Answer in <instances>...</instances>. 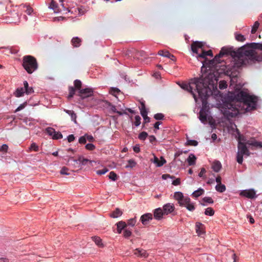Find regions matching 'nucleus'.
Instances as JSON below:
<instances>
[{"instance_id": "obj_62", "label": "nucleus", "mask_w": 262, "mask_h": 262, "mask_svg": "<svg viewBox=\"0 0 262 262\" xmlns=\"http://www.w3.org/2000/svg\"><path fill=\"white\" fill-rule=\"evenodd\" d=\"M166 162V160L163 157H161V160L159 161V163H158V167L163 166Z\"/></svg>"}, {"instance_id": "obj_25", "label": "nucleus", "mask_w": 262, "mask_h": 262, "mask_svg": "<svg viewBox=\"0 0 262 262\" xmlns=\"http://www.w3.org/2000/svg\"><path fill=\"white\" fill-rule=\"evenodd\" d=\"M190 198L188 196H184L179 202L178 204L181 207H184L190 201Z\"/></svg>"}, {"instance_id": "obj_36", "label": "nucleus", "mask_w": 262, "mask_h": 262, "mask_svg": "<svg viewBox=\"0 0 262 262\" xmlns=\"http://www.w3.org/2000/svg\"><path fill=\"white\" fill-rule=\"evenodd\" d=\"M245 155L244 154H243L242 153H240V152H237L236 154V161L238 162V163L242 164L243 162V156Z\"/></svg>"}, {"instance_id": "obj_35", "label": "nucleus", "mask_w": 262, "mask_h": 262, "mask_svg": "<svg viewBox=\"0 0 262 262\" xmlns=\"http://www.w3.org/2000/svg\"><path fill=\"white\" fill-rule=\"evenodd\" d=\"M137 164V163L136 161L133 159H129L128 161V164L125 166V168H133Z\"/></svg>"}, {"instance_id": "obj_31", "label": "nucleus", "mask_w": 262, "mask_h": 262, "mask_svg": "<svg viewBox=\"0 0 262 262\" xmlns=\"http://www.w3.org/2000/svg\"><path fill=\"white\" fill-rule=\"evenodd\" d=\"M195 203L194 202H192L191 200L190 202L187 203L184 207L186 208V209L190 211H193L195 210Z\"/></svg>"}, {"instance_id": "obj_2", "label": "nucleus", "mask_w": 262, "mask_h": 262, "mask_svg": "<svg viewBox=\"0 0 262 262\" xmlns=\"http://www.w3.org/2000/svg\"><path fill=\"white\" fill-rule=\"evenodd\" d=\"M217 77L211 72H206L202 74L199 78H194L189 83H183L180 85L182 89L190 92L193 96L196 102L200 98L205 94V89H210L211 91L216 88Z\"/></svg>"}, {"instance_id": "obj_42", "label": "nucleus", "mask_w": 262, "mask_h": 262, "mask_svg": "<svg viewBox=\"0 0 262 262\" xmlns=\"http://www.w3.org/2000/svg\"><path fill=\"white\" fill-rule=\"evenodd\" d=\"M186 144L187 145L196 146L198 145V142L194 140H187Z\"/></svg>"}, {"instance_id": "obj_40", "label": "nucleus", "mask_w": 262, "mask_h": 262, "mask_svg": "<svg viewBox=\"0 0 262 262\" xmlns=\"http://www.w3.org/2000/svg\"><path fill=\"white\" fill-rule=\"evenodd\" d=\"M29 150L32 151L33 150L34 151H38L39 150V147L35 143H32L30 147Z\"/></svg>"}, {"instance_id": "obj_16", "label": "nucleus", "mask_w": 262, "mask_h": 262, "mask_svg": "<svg viewBox=\"0 0 262 262\" xmlns=\"http://www.w3.org/2000/svg\"><path fill=\"white\" fill-rule=\"evenodd\" d=\"M211 168L214 171L218 172L222 168V164L219 161H215L212 163Z\"/></svg>"}, {"instance_id": "obj_20", "label": "nucleus", "mask_w": 262, "mask_h": 262, "mask_svg": "<svg viewBox=\"0 0 262 262\" xmlns=\"http://www.w3.org/2000/svg\"><path fill=\"white\" fill-rule=\"evenodd\" d=\"M117 230L118 233H121L122 230L126 227L127 224L124 221H120L116 224Z\"/></svg>"}, {"instance_id": "obj_43", "label": "nucleus", "mask_w": 262, "mask_h": 262, "mask_svg": "<svg viewBox=\"0 0 262 262\" xmlns=\"http://www.w3.org/2000/svg\"><path fill=\"white\" fill-rule=\"evenodd\" d=\"M69 94L68 99H71L75 94V89L73 86H70L69 88Z\"/></svg>"}, {"instance_id": "obj_34", "label": "nucleus", "mask_w": 262, "mask_h": 262, "mask_svg": "<svg viewBox=\"0 0 262 262\" xmlns=\"http://www.w3.org/2000/svg\"><path fill=\"white\" fill-rule=\"evenodd\" d=\"M29 104L30 105H36V104H35L34 105L32 104H30V101H28V102H27V101L25 102L24 103L21 104L15 110V112H18V111H20V110H23V108H24L26 105H27V104Z\"/></svg>"}, {"instance_id": "obj_56", "label": "nucleus", "mask_w": 262, "mask_h": 262, "mask_svg": "<svg viewBox=\"0 0 262 262\" xmlns=\"http://www.w3.org/2000/svg\"><path fill=\"white\" fill-rule=\"evenodd\" d=\"M8 146L6 144H4L0 146V151L1 152H6L8 150Z\"/></svg>"}, {"instance_id": "obj_23", "label": "nucleus", "mask_w": 262, "mask_h": 262, "mask_svg": "<svg viewBox=\"0 0 262 262\" xmlns=\"http://www.w3.org/2000/svg\"><path fill=\"white\" fill-rule=\"evenodd\" d=\"M123 212L119 208H116L110 214V216L112 218H117L122 215Z\"/></svg>"}, {"instance_id": "obj_28", "label": "nucleus", "mask_w": 262, "mask_h": 262, "mask_svg": "<svg viewBox=\"0 0 262 262\" xmlns=\"http://www.w3.org/2000/svg\"><path fill=\"white\" fill-rule=\"evenodd\" d=\"M234 36L235 39L238 41L244 42L246 40V38L244 35L237 32L234 33Z\"/></svg>"}, {"instance_id": "obj_17", "label": "nucleus", "mask_w": 262, "mask_h": 262, "mask_svg": "<svg viewBox=\"0 0 262 262\" xmlns=\"http://www.w3.org/2000/svg\"><path fill=\"white\" fill-rule=\"evenodd\" d=\"M81 39L78 37H74L71 40V43L75 48H78L81 46Z\"/></svg>"}, {"instance_id": "obj_51", "label": "nucleus", "mask_w": 262, "mask_h": 262, "mask_svg": "<svg viewBox=\"0 0 262 262\" xmlns=\"http://www.w3.org/2000/svg\"><path fill=\"white\" fill-rule=\"evenodd\" d=\"M227 87V82L225 81L222 80V81H221L219 82V88L221 90L225 89Z\"/></svg>"}, {"instance_id": "obj_55", "label": "nucleus", "mask_w": 262, "mask_h": 262, "mask_svg": "<svg viewBox=\"0 0 262 262\" xmlns=\"http://www.w3.org/2000/svg\"><path fill=\"white\" fill-rule=\"evenodd\" d=\"M85 148L89 150H93L95 148V146L92 143H88L85 146Z\"/></svg>"}, {"instance_id": "obj_8", "label": "nucleus", "mask_w": 262, "mask_h": 262, "mask_svg": "<svg viewBox=\"0 0 262 262\" xmlns=\"http://www.w3.org/2000/svg\"><path fill=\"white\" fill-rule=\"evenodd\" d=\"M240 195L241 196H244L245 198L250 199H255L257 197V195L256 194V192L253 189H248V190H247V189L243 190L241 191Z\"/></svg>"}, {"instance_id": "obj_9", "label": "nucleus", "mask_w": 262, "mask_h": 262, "mask_svg": "<svg viewBox=\"0 0 262 262\" xmlns=\"http://www.w3.org/2000/svg\"><path fill=\"white\" fill-rule=\"evenodd\" d=\"M152 219V214L150 213H146L143 214L140 217V221L143 225H146Z\"/></svg>"}, {"instance_id": "obj_1", "label": "nucleus", "mask_w": 262, "mask_h": 262, "mask_svg": "<svg viewBox=\"0 0 262 262\" xmlns=\"http://www.w3.org/2000/svg\"><path fill=\"white\" fill-rule=\"evenodd\" d=\"M225 55L232 57L231 63L227 66L228 69L232 71L244 66L253 64L262 61V42L247 43L235 50L233 48L223 47L219 54L210 61V67H217L221 63L220 58Z\"/></svg>"}, {"instance_id": "obj_50", "label": "nucleus", "mask_w": 262, "mask_h": 262, "mask_svg": "<svg viewBox=\"0 0 262 262\" xmlns=\"http://www.w3.org/2000/svg\"><path fill=\"white\" fill-rule=\"evenodd\" d=\"M158 54L160 56L168 57V55H169V52L167 51L160 50Z\"/></svg>"}, {"instance_id": "obj_44", "label": "nucleus", "mask_w": 262, "mask_h": 262, "mask_svg": "<svg viewBox=\"0 0 262 262\" xmlns=\"http://www.w3.org/2000/svg\"><path fill=\"white\" fill-rule=\"evenodd\" d=\"M135 120L134 123L135 126L136 127L139 126L141 124V117L139 115H137L135 117Z\"/></svg>"}, {"instance_id": "obj_48", "label": "nucleus", "mask_w": 262, "mask_h": 262, "mask_svg": "<svg viewBox=\"0 0 262 262\" xmlns=\"http://www.w3.org/2000/svg\"><path fill=\"white\" fill-rule=\"evenodd\" d=\"M137 222L136 217H135L134 218L130 219L127 221V225L129 226H130L132 227H133L135 226Z\"/></svg>"}, {"instance_id": "obj_6", "label": "nucleus", "mask_w": 262, "mask_h": 262, "mask_svg": "<svg viewBox=\"0 0 262 262\" xmlns=\"http://www.w3.org/2000/svg\"><path fill=\"white\" fill-rule=\"evenodd\" d=\"M248 140L245 139L244 137L239 138V141L238 143V152H240L243 154L246 155L247 156H249L250 155V152L248 150L246 145V141ZM247 145H248L247 144Z\"/></svg>"}, {"instance_id": "obj_14", "label": "nucleus", "mask_w": 262, "mask_h": 262, "mask_svg": "<svg viewBox=\"0 0 262 262\" xmlns=\"http://www.w3.org/2000/svg\"><path fill=\"white\" fill-rule=\"evenodd\" d=\"M24 86L25 93L27 95H30L34 93L33 88L32 86H29L28 82L27 81H24Z\"/></svg>"}, {"instance_id": "obj_5", "label": "nucleus", "mask_w": 262, "mask_h": 262, "mask_svg": "<svg viewBox=\"0 0 262 262\" xmlns=\"http://www.w3.org/2000/svg\"><path fill=\"white\" fill-rule=\"evenodd\" d=\"M23 66L29 74H32L38 68L36 59L31 55H26L23 57Z\"/></svg>"}, {"instance_id": "obj_58", "label": "nucleus", "mask_w": 262, "mask_h": 262, "mask_svg": "<svg viewBox=\"0 0 262 262\" xmlns=\"http://www.w3.org/2000/svg\"><path fill=\"white\" fill-rule=\"evenodd\" d=\"M111 110L114 112V113H117L118 114H119V115H122V113L120 112V111H118L116 108V106L114 105H111Z\"/></svg>"}, {"instance_id": "obj_30", "label": "nucleus", "mask_w": 262, "mask_h": 262, "mask_svg": "<svg viewBox=\"0 0 262 262\" xmlns=\"http://www.w3.org/2000/svg\"><path fill=\"white\" fill-rule=\"evenodd\" d=\"M184 195L183 193L180 191H176L174 193L173 198L174 199L178 202H179Z\"/></svg>"}, {"instance_id": "obj_18", "label": "nucleus", "mask_w": 262, "mask_h": 262, "mask_svg": "<svg viewBox=\"0 0 262 262\" xmlns=\"http://www.w3.org/2000/svg\"><path fill=\"white\" fill-rule=\"evenodd\" d=\"M49 8L53 10L55 13H58L61 11L59 9L57 3L54 0H51Z\"/></svg>"}, {"instance_id": "obj_37", "label": "nucleus", "mask_w": 262, "mask_h": 262, "mask_svg": "<svg viewBox=\"0 0 262 262\" xmlns=\"http://www.w3.org/2000/svg\"><path fill=\"white\" fill-rule=\"evenodd\" d=\"M93 240L95 243V244L98 246L102 247L103 246L102 240L99 237H93Z\"/></svg>"}, {"instance_id": "obj_24", "label": "nucleus", "mask_w": 262, "mask_h": 262, "mask_svg": "<svg viewBox=\"0 0 262 262\" xmlns=\"http://www.w3.org/2000/svg\"><path fill=\"white\" fill-rule=\"evenodd\" d=\"M209 56L211 57L213 56V53L211 50H208L207 51H204L202 53L198 55V57L201 58L206 59V57Z\"/></svg>"}, {"instance_id": "obj_60", "label": "nucleus", "mask_w": 262, "mask_h": 262, "mask_svg": "<svg viewBox=\"0 0 262 262\" xmlns=\"http://www.w3.org/2000/svg\"><path fill=\"white\" fill-rule=\"evenodd\" d=\"M68 170V168L66 167H63L60 170V173L61 174H64V175H69L70 173H68L67 171Z\"/></svg>"}, {"instance_id": "obj_27", "label": "nucleus", "mask_w": 262, "mask_h": 262, "mask_svg": "<svg viewBox=\"0 0 262 262\" xmlns=\"http://www.w3.org/2000/svg\"><path fill=\"white\" fill-rule=\"evenodd\" d=\"M24 89L23 88H18L14 92V95L16 97H20L25 94Z\"/></svg>"}, {"instance_id": "obj_57", "label": "nucleus", "mask_w": 262, "mask_h": 262, "mask_svg": "<svg viewBox=\"0 0 262 262\" xmlns=\"http://www.w3.org/2000/svg\"><path fill=\"white\" fill-rule=\"evenodd\" d=\"M132 235V232L131 231L128 230V229H125L123 231V236L126 237L128 238Z\"/></svg>"}, {"instance_id": "obj_32", "label": "nucleus", "mask_w": 262, "mask_h": 262, "mask_svg": "<svg viewBox=\"0 0 262 262\" xmlns=\"http://www.w3.org/2000/svg\"><path fill=\"white\" fill-rule=\"evenodd\" d=\"M204 192V190L202 188H199L198 190L194 191L192 195L194 198H198L202 195Z\"/></svg>"}, {"instance_id": "obj_21", "label": "nucleus", "mask_w": 262, "mask_h": 262, "mask_svg": "<svg viewBox=\"0 0 262 262\" xmlns=\"http://www.w3.org/2000/svg\"><path fill=\"white\" fill-rule=\"evenodd\" d=\"M203 226L204 225L202 223L199 222L196 223L195 230L196 232L199 235H201L204 233Z\"/></svg>"}, {"instance_id": "obj_54", "label": "nucleus", "mask_w": 262, "mask_h": 262, "mask_svg": "<svg viewBox=\"0 0 262 262\" xmlns=\"http://www.w3.org/2000/svg\"><path fill=\"white\" fill-rule=\"evenodd\" d=\"M203 201L205 203H209V204L213 203V201L211 197H208V196L204 197L203 199Z\"/></svg>"}, {"instance_id": "obj_12", "label": "nucleus", "mask_w": 262, "mask_h": 262, "mask_svg": "<svg viewBox=\"0 0 262 262\" xmlns=\"http://www.w3.org/2000/svg\"><path fill=\"white\" fill-rule=\"evenodd\" d=\"M134 254L138 256L144 258L147 257L148 255L146 251L142 249H136L135 250Z\"/></svg>"}, {"instance_id": "obj_33", "label": "nucleus", "mask_w": 262, "mask_h": 262, "mask_svg": "<svg viewBox=\"0 0 262 262\" xmlns=\"http://www.w3.org/2000/svg\"><path fill=\"white\" fill-rule=\"evenodd\" d=\"M215 189L219 192H223L226 190V186L222 184H217L215 186Z\"/></svg>"}, {"instance_id": "obj_59", "label": "nucleus", "mask_w": 262, "mask_h": 262, "mask_svg": "<svg viewBox=\"0 0 262 262\" xmlns=\"http://www.w3.org/2000/svg\"><path fill=\"white\" fill-rule=\"evenodd\" d=\"M79 143L80 144H85L86 142V138L85 135L80 137L78 140Z\"/></svg>"}, {"instance_id": "obj_22", "label": "nucleus", "mask_w": 262, "mask_h": 262, "mask_svg": "<svg viewBox=\"0 0 262 262\" xmlns=\"http://www.w3.org/2000/svg\"><path fill=\"white\" fill-rule=\"evenodd\" d=\"M63 111L71 116L72 121H74L75 123H76L77 116L73 111L63 109Z\"/></svg>"}, {"instance_id": "obj_45", "label": "nucleus", "mask_w": 262, "mask_h": 262, "mask_svg": "<svg viewBox=\"0 0 262 262\" xmlns=\"http://www.w3.org/2000/svg\"><path fill=\"white\" fill-rule=\"evenodd\" d=\"M46 131L49 136L52 137H53L54 134L55 133V129L50 127H47L46 129Z\"/></svg>"}, {"instance_id": "obj_63", "label": "nucleus", "mask_w": 262, "mask_h": 262, "mask_svg": "<svg viewBox=\"0 0 262 262\" xmlns=\"http://www.w3.org/2000/svg\"><path fill=\"white\" fill-rule=\"evenodd\" d=\"M140 114L142 117H146L147 115V111L146 108L140 109Z\"/></svg>"}, {"instance_id": "obj_38", "label": "nucleus", "mask_w": 262, "mask_h": 262, "mask_svg": "<svg viewBox=\"0 0 262 262\" xmlns=\"http://www.w3.org/2000/svg\"><path fill=\"white\" fill-rule=\"evenodd\" d=\"M204 213L206 215L212 216L214 214V211L212 208L208 207L205 209Z\"/></svg>"}, {"instance_id": "obj_46", "label": "nucleus", "mask_w": 262, "mask_h": 262, "mask_svg": "<svg viewBox=\"0 0 262 262\" xmlns=\"http://www.w3.org/2000/svg\"><path fill=\"white\" fill-rule=\"evenodd\" d=\"M63 136L62 134L59 132H56L55 130V133L54 134L53 136L52 137V138L53 139H60L62 138Z\"/></svg>"}, {"instance_id": "obj_29", "label": "nucleus", "mask_w": 262, "mask_h": 262, "mask_svg": "<svg viewBox=\"0 0 262 262\" xmlns=\"http://www.w3.org/2000/svg\"><path fill=\"white\" fill-rule=\"evenodd\" d=\"M109 92L111 95L117 97L118 95L121 93V91L117 88L112 87L110 89Z\"/></svg>"}, {"instance_id": "obj_3", "label": "nucleus", "mask_w": 262, "mask_h": 262, "mask_svg": "<svg viewBox=\"0 0 262 262\" xmlns=\"http://www.w3.org/2000/svg\"><path fill=\"white\" fill-rule=\"evenodd\" d=\"M256 97L250 95L243 91H241L235 95V99L225 104L226 108L224 111V115L227 118H232L242 114V107L245 109L244 112L255 110L257 105Z\"/></svg>"}, {"instance_id": "obj_19", "label": "nucleus", "mask_w": 262, "mask_h": 262, "mask_svg": "<svg viewBox=\"0 0 262 262\" xmlns=\"http://www.w3.org/2000/svg\"><path fill=\"white\" fill-rule=\"evenodd\" d=\"M73 161L76 163L79 162V163L81 164L82 165H85L88 162H90V163L92 162V161L89 160L88 159L84 158L82 156H79L77 160L74 159Z\"/></svg>"}, {"instance_id": "obj_64", "label": "nucleus", "mask_w": 262, "mask_h": 262, "mask_svg": "<svg viewBox=\"0 0 262 262\" xmlns=\"http://www.w3.org/2000/svg\"><path fill=\"white\" fill-rule=\"evenodd\" d=\"M26 8H27V9L26 10V13L29 15H31L33 11V9L31 7H29V6H27Z\"/></svg>"}, {"instance_id": "obj_53", "label": "nucleus", "mask_w": 262, "mask_h": 262, "mask_svg": "<svg viewBox=\"0 0 262 262\" xmlns=\"http://www.w3.org/2000/svg\"><path fill=\"white\" fill-rule=\"evenodd\" d=\"M108 171V169L107 168H104L101 170H98L96 171V173L98 175L104 174L106 173Z\"/></svg>"}, {"instance_id": "obj_11", "label": "nucleus", "mask_w": 262, "mask_h": 262, "mask_svg": "<svg viewBox=\"0 0 262 262\" xmlns=\"http://www.w3.org/2000/svg\"><path fill=\"white\" fill-rule=\"evenodd\" d=\"M204 46L203 42L195 41L191 44V50L193 53L198 54V49L202 48Z\"/></svg>"}, {"instance_id": "obj_26", "label": "nucleus", "mask_w": 262, "mask_h": 262, "mask_svg": "<svg viewBox=\"0 0 262 262\" xmlns=\"http://www.w3.org/2000/svg\"><path fill=\"white\" fill-rule=\"evenodd\" d=\"M196 159V157L193 154H191L187 158V161L188 162L189 165H193L195 164Z\"/></svg>"}, {"instance_id": "obj_49", "label": "nucleus", "mask_w": 262, "mask_h": 262, "mask_svg": "<svg viewBox=\"0 0 262 262\" xmlns=\"http://www.w3.org/2000/svg\"><path fill=\"white\" fill-rule=\"evenodd\" d=\"M74 83L75 87L77 89H78L79 91V89H81V87L82 83H81V82L80 80L76 79L74 81Z\"/></svg>"}, {"instance_id": "obj_47", "label": "nucleus", "mask_w": 262, "mask_h": 262, "mask_svg": "<svg viewBox=\"0 0 262 262\" xmlns=\"http://www.w3.org/2000/svg\"><path fill=\"white\" fill-rule=\"evenodd\" d=\"M108 178L112 180V181H115L117 179V176L115 172L111 171L109 173Z\"/></svg>"}, {"instance_id": "obj_4", "label": "nucleus", "mask_w": 262, "mask_h": 262, "mask_svg": "<svg viewBox=\"0 0 262 262\" xmlns=\"http://www.w3.org/2000/svg\"><path fill=\"white\" fill-rule=\"evenodd\" d=\"M205 95H203L199 99L201 101L202 104V107L199 113V118L201 122L204 124H207L212 118L210 115L209 108L208 106L207 99L209 96L212 95L213 91H211L210 89H205Z\"/></svg>"}, {"instance_id": "obj_52", "label": "nucleus", "mask_w": 262, "mask_h": 262, "mask_svg": "<svg viewBox=\"0 0 262 262\" xmlns=\"http://www.w3.org/2000/svg\"><path fill=\"white\" fill-rule=\"evenodd\" d=\"M164 117V115L162 113H157L154 115V118L157 120H162Z\"/></svg>"}, {"instance_id": "obj_39", "label": "nucleus", "mask_w": 262, "mask_h": 262, "mask_svg": "<svg viewBox=\"0 0 262 262\" xmlns=\"http://www.w3.org/2000/svg\"><path fill=\"white\" fill-rule=\"evenodd\" d=\"M259 23H258V21H256L252 27V29L251 31L252 34H254L256 32L257 29L259 27Z\"/></svg>"}, {"instance_id": "obj_10", "label": "nucleus", "mask_w": 262, "mask_h": 262, "mask_svg": "<svg viewBox=\"0 0 262 262\" xmlns=\"http://www.w3.org/2000/svg\"><path fill=\"white\" fill-rule=\"evenodd\" d=\"M174 209V205L172 203H167L163 206V212L164 214H168L173 211Z\"/></svg>"}, {"instance_id": "obj_15", "label": "nucleus", "mask_w": 262, "mask_h": 262, "mask_svg": "<svg viewBox=\"0 0 262 262\" xmlns=\"http://www.w3.org/2000/svg\"><path fill=\"white\" fill-rule=\"evenodd\" d=\"M246 143L249 145H251L254 147H262V142H258L254 139H251L246 141Z\"/></svg>"}, {"instance_id": "obj_41", "label": "nucleus", "mask_w": 262, "mask_h": 262, "mask_svg": "<svg viewBox=\"0 0 262 262\" xmlns=\"http://www.w3.org/2000/svg\"><path fill=\"white\" fill-rule=\"evenodd\" d=\"M147 136H148V134L146 132H142L140 134H139V135L138 136V138L140 140L144 141L146 139Z\"/></svg>"}, {"instance_id": "obj_61", "label": "nucleus", "mask_w": 262, "mask_h": 262, "mask_svg": "<svg viewBox=\"0 0 262 262\" xmlns=\"http://www.w3.org/2000/svg\"><path fill=\"white\" fill-rule=\"evenodd\" d=\"M181 183V180L180 178H177L176 180H173L172 182V184L174 186L179 185Z\"/></svg>"}, {"instance_id": "obj_7", "label": "nucleus", "mask_w": 262, "mask_h": 262, "mask_svg": "<svg viewBox=\"0 0 262 262\" xmlns=\"http://www.w3.org/2000/svg\"><path fill=\"white\" fill-rule=\"evenodd\" d=\"M78 96L81 100L91 97L93 95V90L91 88H85L79 89Z\"/></svg>"}, {"instance_id": "obj_13", "label": "nucleus", "mask_w": 262, "mask_h": 262, "mask_svg": "<svg viewBox=\"0 0 262 262\" xmlns=\"http://www.w3.org/2000/svg\"><path fill=\"white\" fill-rule=\"evenodd\" d=\"M163 214H164V213L161 208H158L154 210V216L156 220H161Z\"/></svg>"}]
</instances>
